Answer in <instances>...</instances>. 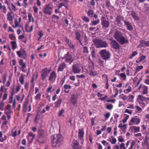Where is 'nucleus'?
<instances>
[{"label": "nucleus", "instance_id": "obj_55", "mask_svg": "<svg viewBox=\"0 0 149 149\" xmlns=\"http://www.w3.org/2000/svg\"><path fill=\"white\" fill-rule=\"evenodd\" d=\"M41 97V94L40 93H38L36 95L35 97V100L39 101Z\"/></svg>", "mask_w": 149, "mask_h": 149}, {"label": "nucleus", "instance_id": "obj_49", "mask_svg": "<svg viewBox=\"0 0 149 149\" xmlns=\"http://www.w3.org/2000/svg\"><path fill=\"white\" fill-rule=\"evenodd\" d=\"M143 68L142 65H140L137 67L135 69V73H137L139 72Z\"/></svg>", "mask_w": 149, "mask_h": 149}, {"label": "nucleus", "instance_id": "obj_61", "mask_svg": "<svg viewBox=\"0 0 149 149\" xmlns=\"http://www.w3.org/2000/svg\"><path fill=\"white\" fill-rule=\"evenodd\" d=\"M106 108L108 109L111 110L113 107V106L111 104H108L106 106Z\"/></svg>", "mask_w": 149, "mask_h": 149}, {"label": "nucleus", "instance_id": "obj_5", "mask_svg": "<svg viewBox=\"0 0 149 149\" xmlns=\"http://www.w3.org/2000/svg\"><path fill=\"white\" fill-rule=\"evenodd\" d=\"M100 54L102 58L104 60H106L110 58L111 54L106 49H103L100 52Z\"/></svg>", "mask_w": 149, "mask_h": 149}, {"label": "nucleus", "instance_id": "obj_63", "mask_svg": "<svg viewBox=\"0 0 149 149\" xmlns=\"http://www.w3.org/2000/svg\"><path fill=\"white\" fill-rule=\"evenodd\" d=\"M11 9L13 10L14 11H17L18 10L15 6L12 3H11Z\"/></svg>", "mask_w": 149, "mask_h": 149}, {"label": "nucleus", "instance_id": "obj_32", "mask_svg": "<svg viewBox=\"0 0 149 149\" xmlns=\"http://www.w3.org/2000/svg\"><path fill=\"white\" fill-rule=\"evenodd\" d=\"M7 139V136L5 135H3L1 132L0 131V141L3 142L6 140Z\"/></svg>", "mask_w": 149, "mask_h": 149}, {"label": "nucleus", "instance_id": "obj_31", "mask_svg": "<svg viewBox=\"0 0 149 149\" xmlns=\"http://www.w3.org/2000/svg\"><path fill=\"white\" fill-rule=\"evenodd\" d=\"M0 10L5 14H6L7 12V10L6 6L4 5H2V3H0Z\"/></svg>", "mask_w": 149, "mask_h": 149}, {"label": "nucleus", "instance_id": "obj_17", "mask_svg": "<svg viewBox=\"0 0 149 149\" xmlns=\"http://www.w3.org/2000/svg\"><path fill=\"white\" fill-rule=\"evenodd\" d=\"M56 74L55 72L53 71L52 72L50 75L49 80L51 82H54L55 81L56 78Z\"/></svg>", "mask_w": 149, "mask_h": 149}, {"label": "nucleus", "instance_id": "obj_64", "mask_svg": "<svg viewBox=\"0 0 149 149\" xmlns=\"http://www.w3.org/2000/svg\"><path fill=\"white\" fill-rule=\"evenodd\" d=\"M71 87L70 85H68L67 84H65L64 86V88L65 89H69L71 88Z\"/></svg>", "mask_w": 149, "mask_h": 149}, {"label": "nucleus", "instance_id": "obj_11", "mask_svg": "<svg viewBox=\"0 0 149 149\" xmlns=\"http://www.w3.org/2000/svg\"><path fill=\"white\" fill-rule=\"evenodd\" d=\"M148 87L143 85H141L139 87L138 89L140 90L143 94H146L148 93Z\"/></svg>", "mask_w": 149, "mask_h": 149}, {"label": "nucleus", "instance_id": "obj_46", "mask_svg": "<svg viewBox=\"0 0 149 149\" xmlns=\"http://www.w3.org/2000/svg\"><path fill=\"white\" fill-rule=\"evenodd\" d=\"M99 19H97L96 20L92 21L90 24V25L91 26H95L99 23Z\"/></svg>", "mask_w": 149, "mask_h": 149}, {"label": "nucleus", "instance_id": "obj_13", "mask_svg": "<svg viewBox=\"0 0 149 149\" xmlns=\"http://www.w3.org/2000/svg\"><path fill=\"white\" fill-rule=\"evenodd\" d=\"M15 127L11 131V136L13 137H15L17 135H19L21 133L20 130L15 129Z\"/></svg>", "mask_w": 149, "mask_h": 149}, {"label": "nucleus", "instance_id": "obj_41", "mask_svg": "<svg viewBox=\"0 0 149 149\" xmlns=\"http://www.w3.org/2000/svg\"><path fill=\"white\" fill-rule=\"evenodd\" d=\"M119 98L122 99L124 101L128 99V97L126 95L122 94L119 95Z\"/></svg>", "mask_w": 149, "mask_h": 149}, {"label": "nucleus", "instance_id": "obj_14", "mask_svg": "<svg viewBox=\"0 0 149 149\" xmlns=\"http://www.w3.org/2000/svg\"><path fill=\"white\" fill-rule=\"evenodd\" d=\"M74 61V59L72 56L70 54L68 53L65 57V61L67 63H68L70 64Z\"/></svg>", "mask_w": 149, "mask_h": 149}, {"label": "nucleus", "instance_id": "obj_29", "mask_svg": "<svg viewBox=\"0 0 149 149\" xmlns=\"http://www.w3.org/2000/svg\"><path fill=\"white\" fill-rule=\"evenodd\" d=\"M10 43L12 46V48L13 49L15 50L17 47V44L16 40L11 41Z\"/></svg>", "mask_w": 149, "mask_h": 149}, {"label": "nucleus", "instance_id": "obj_48", "mask_svg": "<svg viewBox=\"0 0 149 149\" xmlns=\"http://www.w3.org/2000/svg\"><path fill=\"white\" fill-rule=\"evenodd\" d=\"M28 17L29 21V22H34V18L32 17V14L30 13H29L28 14Z\"/></svg>", "mask_w": 149, "mask_h": 149}, {"label": "nucleus", "instance_id": "obj_58", "mask_svg": "<svg viewBox=\"0 0 149 149\" xmlns=\"http://www.w3.org/2000/svg\"><path fill=\"white\" fill-rule=\"evenodd\" d=\"M119 147L120 149H126L125 146V144L123 143H122L120 144Z\"/></svg>", "mask_w": 149, "mask_h": 149}, {"label": "nucleus", "instance_id": "obj_44", "mask_svg": "<svg viewBox=\"0 0 149 149\" xmlns=\"http://www.w3.org/2000/svg\"><path fill=\"white\" fill-rule=\"evenodd\" d=\"M94 12L91 10H89L87 12L88 15L91 17H92L93 16Z\"/></svg>", "mask_w": 149, "mask_h": 149}, {"label": "nucleus", "instance_id": "obj_27", "mask_svg": "<svg viewBox=\"0 0 149 149\" xmlns=\"http://www.w3.org/2000/svg\"><path fill=\"white\" fill-rule=\"evenodd\" d=\"M7 19L9 21L10 23L12 24L13 23V17L11 13L9 12L7 15Z\"/></svg>", "mask_w": 149, "mask_h": 149}, {"label": "nucleus", "instance_id": "obj_47", "mask_svg": "<svg viewBox=\"0 0 149 149\" xmlns=\"http://www.w3.org/2000/svg\"><path fill=\"white\" fill-rule=\"evenodd\" d=\"M19 80L22 84H23L24 82V77L22 74H21L19 77Z\"/></svg>", "mask_w": 149, "mask_h": 149}, {"label": "nucleus", "instance_id": "obj_12", "mask_svg": "<svg viewBox=\"0 0 149 149\" xmlns=\"http://www.w3.org/2000/svg\"><path fill=\"white\" fill-rule=\"evenodd\" d=\"M17 54L19 57L22 58L26 56L27 54L24 49H21L17 52Z\"/></svg>", "mask_w": 149, "mask_h": 149}, {"label": "nucleus", "instance_id": "obj_25", "mask_svg": "<svg viewBox=\"0 0 149 149\" xmlns=\"http://www.w3.org/2000/svg\"><path fill=\"white\" fill-rule=\"evenodd\" d=\"M108 141L111 143V144L114 145L116 144L117 142L116 139L113 136H111L109 139Z\"/></svg>", "mask_w": 149, "mask_h": 149}, {"label": "nucleus", "instance_id": "obj_4", "mask_svg": "<svg viewBox=\"0 0 149 149\" xmlns=\"http://www.w3.org/2000/svg\"><path fill=\"white\" fill-rule=\"evenodd\" d=\"M149 100V97H146L142 95H138L137 101L139 103L141 106L144 107L145 106V103L143 102L145 101L146 100Z\"/></svg>", "mask_w": 149, "mask_h": 149}, {"label": "nucleus", "instance_id": "obj_40", "mask_svg": "<svg viewBox=\"0 0 149 149\" xmlns=\"http://www.w3.org/2000/svg\"><path fill=\"white\" fill-rule=\"evenodd\" d=\"M98 46L99 47H106L107 46V44L106 42H104L102 41L101 43L100 44V45H99L98 44Z\"/></svg>", "mask_w": 149, "mask_h": 149}, {"label": "nucleus", "instance_id": "obj_35", "mask_svg": "<svg viewBox=\"0 0 149 149\" xmlns=\"http://www.w3.org/2000/svg\"><path fill=\"white\" fill-rule=\"evenodd\" d=\"M130 116L129 115L124 114L123 115V118L122 120V122L123 123H125L127 122L128 119L129 118Z\"/></svg>", "mask_w": 149, "mask_h": 149}, {"label": "nucleus", "instance_id": "obj_9", "mask_svg": "<svg viewBox=\"0 0 149 149\" xmlns=\"http://www.w3.org/2000/svg\"><path fill=\"white\" fill-rule=\"evenodd\" d=\"M101 24L103 27H108L109 25V22L106 20V19L104 17L101 18Z\"/></svg>", "mask_w": 149, "mask_h": 149}, {"label": "nucleus", "instance_id": "obj_16", "mask_svg": "<svg viewBox=\"0 0 149 149\" xmlns=\"http://www.w3.org/2000/svg\"><path fill=\"white\" fill-rule=\"evenodd\" d=\"M122 36L123 34L121 32L118 31H116L114 34L113 37L118 41Z\"/></svg>", "mask_w": 149, "mask_h": 149}, {"label": "nucleus", "instance_id": "obj_10", "mask_svg": "<svg viewBox=\"0 0 149 149\" xmlns=\"http://www.w3.org/2000/svg\"><path fill=\"white\" fill-rule=\"evenodd\" d=\"M84 133V131L81 129H79L78 130V137L79 139L81 141V144H83L84 140L83 139V136Z\"/></svg>", "mask_w": 149, "mask_h": 149}, {"label": "nucleus", "instance_id": "obj_56", "mask_svg": "<svg viewBox=\"0 0 149 149\" xmlns=\"http://www.w3.org/2000/svg\"><path fill=\"white\" fill-rule=\"evenodd\" d=\"M120 77L122 78L123 80H125L126 78V76L125 73H121L119 74Z\"/></svg>", "mask_w": 149, "mask_h": 149}, {"label": "nucleus", "instance_id": "obj_57", "mask_svg": "<svg viewBox=\"0 0 149 149\" xmlns=\"http://www.w3.org/2000/svg\"><path fill=\"white\" fill-rule=\"evenodd\" d=\"M135 142L134 141H132L131 143L130 146L128 149H133L134 146L135 145Z\"/></svg>", "mask_w": 149, "mask_h": 149}, {"label": "nucleus", "instance_id": "obj_8", "mask_svg": "<svg viewBox=\"0 0 149 149\" xmlns=\"http://www.w3.org/2000/svg\"><path fill=\"white\" fill-rule=\"evenodd\" d=\"M44 132L42 130H39L38 131V134L37 135V139L36 141L39 142V143H43V137L44 136Z\"/></svg>", "mask_w": 149, "mask_h": 149}, {"label": "nucleus", "instance_id": "obj_50", "mask_svg": "<svg viewBox=\"0 0 149 149\" xmlns=\"http://www.w3.org/2000/svg\"><path fill=\"white\" fill-rule=\"evenodd\" d=\"M33 29V26L31 25L30 27H26V32H31Z\"/></svg>", "mask_w": 149, "mask_h": 149}, {"label": "nucleus", "instance_id": "obj_33", "mask_svg": "<svg viewBox=\"0 0 149 149\" xmlns=\"http://www.w3.org/2000/svg\"><path fill=\"white\" fill-rule=\"evenodd\" d=\"M65 65L64 63H61L59 65L57 70L58 71H62L63 70L64 68L65 67Z\"/></svg>", "mask_w": 149, "mask_h": 149}, {"label": "nucleus", "instance_id": "obj_59", "mask_svg": "<svg viewBox=\"0 0 149 149\" xmlns=\"http://www.w3.org/2000/svg\"><path fill=\"white\" fill-rule=\"evenodd\" d=\"M137 52L136 51H134L133 52L131 56H130V59H132L133 57L135 56L136 55H137Z\"/></svg>", "mask_w": 149, "mask_h": 149}, {"label": "nucleus", "instance_id": "obj_54", "mask_svg": "<svg viewBox=\"0 0 149 149\" xmlns=\"http://www.w3.org/2000/svg\"><path fill=\"white\" fill-rule=\"evenodd\" d=\"M118 140L119 142L122 143L125 141L124 138L121 136H119L118 138Z\"/></svg>", "mask_w": 149, "mask_h": 149}, {"label": "nucleus", "instance_id": "obj_28", "mask_svg": "<svg viewBox=\"0 0 149 149\" xmlns=\"http://www.w3.org/2000/svg\"><path fill=\"white\" fill-rule=\"evenodd\" d=\"M7 37L4 35H2L1 38H0V43L3 44L6 42Z\"/></svg>", "mask_w": 149, "mask_h": 149}, {"label": "nucleus", "instance_id": "obj_30", "mask_svg": "<svg viewBox=\"0 0 149 149\" xmlns=\"http://www.w3.org/2000/svg\"><path fill=\"white\" fill-rule=\"evenodd\" d=\"M146 58V56H140L139 58H138L137 60L136 61V62L137 63H139L143 61Z\"/></svg>", "mask_w": 149, "mask_h": 149}, {"label": "nucleus", "instance_id": "obj_1", "mask_svg": "<svg viewBox=\"0 0 149 149\" xmlns=\"http://www.w3.org/2000/svg\"><path fill=\"white\" fill-rule=\"evenodd\" d=\"M52 145L54 147H57L61 145L63 143V138L60 134L52 136Z\"/></svg>", "mask_w": 149, "mask_h": 149}, {"label": "nucleus", "instance_id": "obj_2", "mask_svg": "<svg viewBox=\"0 0 149 149\" xmlns=\"http://www.w3.org/2000/svg\"><path fill=\"white\" fill-rule=\"evenodd\" d=\"M72 70L75 74L79 73L83 71L82 65L81 64H75L72 66Z\"/></svg>", "mask_w": 149, "mask_h": 149}, {"label": "nucleus", "instance_id": "obj_6", "mask_svg": "<svg viewBox=\"0 0 149 149\" xmlns=\"http://www.w3.org/2000/svg\"><path fill=\"white\" fill-rule=\"evenodd\" d=\"M43 10V12L45 14L50 15L52 14L53 8L50 4H49L45 6Z\"/></svg>", "mask_w": 149, "mask_h": 149}, {"label": "nucleus", "instance_id": "obj_43", "mask_svg": "<svg viewBox=\"0 0 149 149\" xmlns=\"http://www.w3.org/2000/svg\"><path fill=\"white\" fill-rule=\"evenodd\" d=\"M62 100L61 99H59L57 101L54 103L55 106L56 107H59L61 104Z\"/></svg>", "mask_w": 149, "mask_h": 149}, {"label": "nucleus", "instance_id": "obj_62", "mask_svg": "<svg viewBox=\"0 0 149 149\" xmlns=\"http://www.w3.org/2000/svg\"><path fill=\"white\" fill-rule=\"evenodd\" d=\"M82 19L86 22H89L90 21L89 19L86 16H84L82 17Z\"/></svg>", "mask_w": 149, "mask_h": 149}, {"label": "nucleus", "instance_id": "obj_18", "mask_svg": "<svg viewBox=\"0 0 149 149\" xmlns=\"http://www.w3.org/2000/svg\"><path fill=\"white\" fill-rule=\"evenodd\" d=\"M19 65L21 66L22 69V71L24 72H26V70L25 69L26 67V63L24 62L23 60L22 59H20L19 60Z\"/></svg>", "mask_w": 149, "mask_h": 149}, {"label": "nucleus", "instance_id": "obj_38", "mask_svg": "<svg viewBox=\"0 0 149 149\" xmlns=\"http://www.w3.org/2000/svg\"><path fill=\"white\" fill-rule=\"evenodd\" d=\"M132 16L135 20H138L139 19V17L138 16V14L132 11L131 13Z\"/></svg>", "mask_w": 149, "mask_h": 149}, {"label": "nucleus", "instance_id": "obj_42", "mask_svg": "<svg viewBox=\"0 0 149 149\" xmlns=\"http://www.w3.org/2000/svg\"><path fill=\"white\" fill-rule=\"evenodd\" d=\"M56 127V125L55 121H53L52 123L51 127L50 128V131L51 132L52 131V132H53L54 129Z\"/></svg>", "mask_w": 149, "mask_h": 149}, {"label": "nucleus", "instance_id": "obj_23", "mask_svg": "<svg viewBox=\"0 0 149 149\" xmlns=\"http://www.w3.org/2000/svg\"><path fill=\"white\" fill-rule=\"evenodd\" d=\"M61 1H63V3H60L58 6V9H56L55 10V13H59V9L62 6L64 5V4L65 3L67 2V0H60Z\"/></svg>", "mask_w": 149, "mask_h": 149}, {"label": "nucleus", "instance_id": "obj_45", "mask_svg": "<svg viewBox=\"0 0 149 149\" xmlns=\"http://www.w3.org/2000/svg\"><path fill=\"white\" fill-rule=\"evenodd\" d=\"M21 86L19 84H18L17 86L15 88L13 91V93H17L20 89Z\"/></svg>", "mask_w": 149, "mask_h": 149}, {"label": "nucleus", "instance_id": "obj_22", "mask_svg": "<svg viewBox=\"0 0 149 149\" xmlns=\"http://www.w3.org/2000/svg\"><path fill=\"white\" fill-rule=\"evenodd\" d=\"M120 44L123 45L125 43H127L128 42V40L124 37L123 36L120 38L118 41Z\"/></svg>", "mask_w": 149, "mask_h": 149}, {"label": "nucleus", "instance_id": "obj_60", "mask_svg": "<svg viewBox=\"0 0 149 149\" xmlns=\"http://www.w3.org/2000/svg\"><path fill=\"white\" fill-rule=\"evenodd\" d=\"M135 108L139 113H141L142 110V109L138 106H136Z\"/></svg>", "mask_w": 149, "mask_h": 149}, {"label": "nucleus", "instance_id": "obj_36", "mask_svg": "<svg viewBox=\"0 0 149 149\" xmlns=\"http://www.w3.org/2000/svg\"><path fill=\"white\" fill-rule=\"evenodd\" d=\"M24 97V95L23 94L22 95H19L17 96V100L19 102H21L23 100Z\"/></svg>", "mask_w": 149, "mask_h": 149}, {"label": "nucleus", "instance_id": "obj_19", "mask_svg": "<svg viewBox=\"0 0 149 149\" xmlns=\"http://www.w3.org/2000/svg\"><path fill=\"white\" fill-rule=\"evenodd\" d=\"M130 130L132 132L137 133L139 132L140 131V127H136L135 126H132L130 127Z\"/></svg>", "mask_w": 149, "mask_h": 149}, {"label": "nucleus", "instance_id": "obj_34", "mask_svg": "<svg viewBox=\"0 0 149 149\" xmlns=\"http://www.w3.org/2000/svg\"><path fill=\"white\" fill-rule=\"evenodd\" d=\"M134 136L138 138L141 141L142 140L144 139V137L142 136V134L140 133L135 134L134 135Z\"/></svg>", "mask_w": 149, "mask_h": 149}, {"label": "nucleus", "instance_id": "obj_37", "mask_svg": "<svg viewBox=\"0 0 149 149\" xmlns=\"http://www.w3.org/2000/svg\"><path fill=\"white\" fill-rule=\"evenodd\" d=\"M89 74L91 76L94 77L98 74V73L97 71L91 70L90 71Z\"/></svg>", "mask_w": 149, "mask_h": 149}, {"label": "nucleus", "instance_id": "obj_24", "mask_svg": "<svg viewBox=\"0 0 149 149\" xmlns=\"http://www.w3.org/2000/svg\"><path fill=\"white\" fill-rule=\"evenodd\" d=\"M124 22L125 24L126 25L128 30L131 31L133 29V27L130 22L125 20H124Z\"/></svg>", "mask_w": 149, "mask_h": 149}, {"label": "nucleus", "instance_id": "obj_15", "mask_svg": "<svg viewBox=\"0 0 149 149\" xmlns=\"http://www.w3.org/2000/svg\"><path fill=\"white\" fill-rule=\"evenodd\" d=\"M35 137V135L31 132H30L26 136L28 141L30 143H31Z\"/></svg>", "mask_w": 149, "mask_h": 149}, {"label": "nucleus", "instance_id": "obj_21", "mask_svg": "<svg viewBox=\"0 0 149 149\" xmlns=\"http://www.w3.org/2000/svg\"><path fill=\"white\" fill-rule=\"evenodd\" d=\"M110 44L113 48L117 49H119V45L115 40H112Z\"/></svg>", "mask_w": 149, "mask_h": 149}, {"label": "nucleus", "instance_id": "obj_39", "mask_svg": "<svg viewBox=\"0 0 149 149\" xmlns=\"http://www.w3.org/2000/svg\"><path fill=\"white\" fill-rule=\"evenodd\" d=\"M101 41V40L98 39H94L93 41L94 43L95 44L97 47H99L98 45V44L100 45Z\"/></svg>", "mask_w": 149, "mask_h": 149}, {"label": "nucleus", "instance_id": "obj_51", "mask_svg": "<svg viewBox=\"0 0 149 149\" xmlns=\"http://www.w3.org/2000/svg\"><path fill=\"white\" fill-rule=\"evenodd\" d=\"M127 97H128V100L129 102H133V100L134 98V96L130 95L127 96Z\"/></svg>", "mask_w": 149, "mask_h": 149}, {"label": "nucleus", "instance_id": "obj_53", "mask_svg": "<svg viewBox=\"0 0 149 149\" xmlns=\"http://www.w3.org/2000/svg\"><path fill=\"white\" fill-rule=\"evenodd\" d=\"M118 127L120 128H122L123 129H126L127 128L126 125L125 124H122L121 123L118 125Z\"/></svg>", "mask_w": 149, "mask_h": 149}, {"label": "nucleus", "instance_id": "obj_52", "mask_svg": "<svg viewBox=\"0 0 149 149\" xmlns=\"http://www.w3.org/2000/svg\"><path fill=\"white\" fill-rule=\"evenodd\" d=\"M9 38L11 40H13V41L16 40V38L14 34H10L9 35Z\"/></svg>", "mask_w": 149, "mask_h": 149}, {"label": "nucleus", "instance_id": "obj_3", "mask_svg": "<svg viewBox=\"0 0 149 149\" xmlns=\"http://www.w3.org/2000/svg\"><path fill=\"white\" fill-rule=\"evenodd\" d=\"M141 119L137 116H135L132 117L130 120L129 125H138L140 123Z\"/></svg>", "mask_w": 149, "mask_h": 149}, {"label": "nucleus", "instance_id": "obj_26", "mask_svg": "<svg viewBox=\"0 0 149 149\" xmlns=\"http://www.w3.org/2000/svg\"><path fill=\"white\" fill-rule=\"evenodd\" d=\"M125 88L123 92L125 94H127L132 90V88L130 86H129L127 87L126 86H125Z\"/></svg>", "mask_w": 149, "mask_h": 149}, {"label": "nucleus", "instance_id": "obj_7", "mask_svg": "<svg viewBox=\"0 0 149 149\" xmlns=\"http://www.w3.org/2000/svg\"><path fill=\"white\" fill-rule=\"evenodd\" d=\"M50 70L49 69L45 68L41 72V78L43 81L47 77Z\"/></svg>", "mask_w": 149, "mask_h": 149}, {"label": "nucleus", "instance_id": "obj_20", "mask_svg": "<svg viewBox=\"0 0 149 149\" xmlns=\"http://www.w3.org/2000/svg\"><path fill=\"white\" fill-rule=\"evenodd\" d=\"M77 97L76 95H72L71 98V101L73 105L74 106H77Z\"/></svg>", "mask_w": 149, "mask_h": 149}]
</instances>
